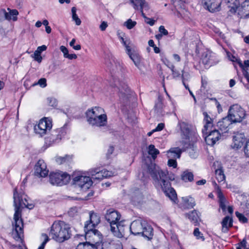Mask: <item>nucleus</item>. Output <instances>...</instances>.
Here are the masks:
<instances>
[{
	"label": "nucleus",
	"mask_w": 249,
	"mask_h": 249,
	"mask_svg": "<svg viewBox=\"0 0 249 249\" xmlns=\"http://www.w3.org/2000/svg\"><path fill=\"white\" fill-rule=\"evenodd\" d=\"M240 247L243 248L244 249H249V248H247V241L244 239H243L239 244H238Z\"/></svg>",
	"instance_id": "obj_63"
},
{
	"label": "nucleus",
	"mask_w": 249,
	"mask_h": 249,
	"mask_svg": "<svg viewBox=\"0 0 249 249\" xmlns=\"http://www.w3.org/2000/svg\"><path fill=\"white\" fill-rule=\"evenodd\" d=\"M147 170L153 180L154 186L157 189L168 187L169 181L167 171L162 170L159 166L152 163L148 165Z\"/></svg>",
	"instance_id": "obj_2"
},
{
	"label": "nucleus",
	"mask_w": 249,
	"mask_h": 249,
	"mask_svg": "<svg viewBox=\"0 0 249 249\" xmlns=\"http://www.w3.org/2000/svg\"><path fill=\"white\" fill-rule=\"evenodd\" d=\"M204 116L203 123L204 128L202 131L203 134H207V131L211 129L213 126V121L210 115L206 112L203 113Z\"/></svg>",
	"instance_id": "obj_20"
},
{
	"label": "nucleus",
	"mask_w": 249,
	"mask_h": 249,
	"mask_svg": "<svg viewBox=\"0 0 249 249\" xmlns=\"http://www.w3.org/2000/svg\"><path fill=\"white\" fill-rule=\"evenodd\" d=\"M226 2L228 7L230 8V11L231 13L238 12V9L240 7L239 0H226Z\"/></svg>",
	"instance_id": "obj_29"
},
{
	"label": "nucleus",
	"mask_w": 249,
	"mask_h": 249,
	"mask_svg": "<svg viewBox=\"0 0 249 249\" xmlns=\"http://www.w3.org/2000/svg\"><path fill=\"white\" fill-rule=\"evenodd\" d=\"M244 152L246 156L249 157V140L246 142L244 147Z\"/></svg>",
	"instance_id": "obj_57"
},
{
	"label": "nucleus",
	"mask_w": 249,
	"mask_h": 249,
	"mask_svg": "<svg viewBox=\"0 0 249 249\" xmlns=\"http://www.w3.org/2000/svg\"><path fill=\"white\" fill-rule=\"evenodd\" d=\"M215 177L217 181L219 183H224L225 180V176L223 171L221 169H218L215 170Z\"/></svg>",
	"instance_id": "obj_37"
},
{
	"label": "nucleus",
	"mask_w": 249,
	"mask_h": 249,
	"mask_svg": "<svg viewBox=\"0 0 249 249\" xmlns=\"http://www.w3.org/2000/svg\"><path fill=\"white\" fill-rule=\"evenodd\" d=\"M39 85L41 88H45L47 86L46 79L44 78L40 79L37 83H34L32 86Z\"/></svg>",
	"instance_id": "obj_45"
},
{
	"label": "nucleus",
	"mask_w": 249,
	"mask_h": 249,
	"mask_svg": "<svg viewBox=\"0 0 249 249\" xmlns=\"http://www.w3.org/2000/svg\"><path fill=\"white\" fill-rule=\"evenodd\" d=\"M236 216L238 217L239 220L243 223H245L248 222V219L245 216V215L238 212H235Z\"/></svg>",
	"instance_id": "obj_46"
},
{
	"label": "nucleus",
	"mask_w": 249,
	"mask_h": 249,
	"mask_svg": "<svg viewBox=\"0 0 249 249\" xmlns=\"http://www.w3.org/2000/svg\"><path fill=\"white\" fill-rule=\"evenodd\" d=\"M84 231L85 232V238L86 240H88L89 242L95 245L98 248L100 246V243H102L103 236L100 232L98 230L95 229L90 230L84 229Z\"/></svg>",
	"instance_id": "obj_9"
},
{
	"label": "nucleus",
	"mask_w": 249,
	"mask_h": 249,
	"mask_svg": "<svg viewBox=\"0 0 249 249\" xmlns=\"http://www.w3.org/2000/svg\"><path fill=\"white\" fill-rule=\"evenodd\" d=\"M211 130L207 131L208 134L205 137V140L207 144L213 146L219 140L221 137V132L215 128L213 130Z\"/></svg>",
	"instance_id": "obj_15"
},
{
	"label": "nucleus",
	"mask_w": 249,
	"mask_h": 249,
	"mask_svg": "<svg viewBox=\"0 0 249 249\" xmlns=\"http://www.w3.org/2000/svg\"><path fill=\"white\" fill-rule=\"evenodd\" d=\"M246 141L245 135L242 133H237L233 136V148H241Z\"/></svg>",
	"instance_id": "obj_21"
},
{
	"label": "nucleus",
	"mask_w": 249,
	"mask_h": 249,
	"mask_svg": "<svg viewBox=\"0 0 249 249\" xmlns=\"http://www.w3.org/2000/svg\"><path fill=\"white\" fill-rule=\"evenodd\" d=\"M102 249H123L120 242H116L114 241H105L102 242L101 245Z\"/></svg>",
	"instance_id": "obj_22"
},
{
	"label": "nucleus",
	"mask_w": 249,
	"mask_h": 249,
	"mask_svg": "<svg viewBox=\"0 0 249 249\" xmlns=\"http://www.w3.org/2000/svg\"><path fill=\"white\" fill-rule=\"evenodd\" d=\"M233 123L229 117L223 118L221 120L217 123V126L218 128V130L222 133H226L228 130V127L231 124Z\"/></svg>",
	"instance_id": "obj_19"
},
{
	"label": "nucleus",
	"mask_w": 249,
	"mask_h": 249,
	"mask_svg": "<svg viewBox=\"0 0 249 249\" xmlns=\"http://www.w3.org/2000/svg\"><path fill=\"white\" fill-rule=\"evenodd\" d=\"M202 61L204 64L210 66L213 65L217 63V62L215 61L213 54H212L211 53H207L203 58Z\"/></svg>",
	"instance_id": "obj_33"
},
{
	"label": "nucleus",
	"mask_w": 249,
	"mask_h": 249,
	"mask_svg": "<svg viewBox=\"0 0 249 249\" xmlns=\"http://www.w3.org/2000/svg\"><path fill=\"white\" fill-rule=\"evenodd\" d=\"M102 173L104 178H107L108 177H112L114 175V173L112 171H107L106 170H102Z\"/></svg>",
	"instance_id": "obj_48"
},
{
	"label": "nucleus",
	"mask_w": 249,
	"mask_h": 249,
	"mask_svg": "<svg viewBox=\"0 0 249 249\" xmlns=\"http://www.w3.org/2000/svg\"><path fill=\"white\" fill-rule=\"evenodd\" d=\"M100 222V217L99 215L94 212L89 213V220L85 222L84 229H92Z\"/></svg>",
	"instance_id": "obj_17"
},
{
	"label": "nucleus",
	"mask_w": 249,
	"mask_h": 249,
	"mask_svg": "<svg viewBox=\"0 0 249 249\" xmlns=\"http://www.w3.org/2000/svg\"><path fill=\"white\" fill-rule=\"evenodd\" d=\"M130 59L133 61L134 64L136 66H138L140 63V58L139 55L135 53L131 52V50L129 52L127 53Z\"/></svg>",
	"instance_id": "obj_38"
},
{
	"label": "nucleus",
	"mask_w": 249,
	"mask_h": 249,
	"mask_svg": "<svg viewBox=\"0 0 249 249\" xmlns=\"http://www.w3.org/2000/svg\"><path fill=\"white\" fill-rule=\"evenodd\" d=\"M186 150L191 158L195 159L197 157L198 152L195 143H190L187 147Z\"/></svg>",
	"instance_id": "obj_32"
},
{
	"label": "nucleus",
	"mask_w": 249,
	"mask_h": 249,
	"mask_svg": "<svg viewBox=\"0 0 249 249\" xmlns=\"http://www.w3.org/2000/svg\"><path fill=\"white\" fill-rule=\"evenodd\" d=\"M40 54L41 53H38V52L35 51L33 56V57L34 58V59L38 63H41L42 60V57Z\"/></svg>",
	"instance_id": "obj_50"
},
{
	"label": "nucleus",
	"mask_w": 249,
	"mask_h": 249,
	"mask_svg": "<svg viewBox=\"0 0 249 249\" xmlns=\"http://www.w3.org/2000/svg\"><path fill=\"white\" fill-rule=\"evenodd\" d=\"M124 223V221H121L110 228L111 232L116 237L121 238L124 236L127 227Z\"/></svg>",
	"instance_id": "obj_14"
},
{
	"label": "nucleus",
	"mask_w": 249,
	"mask_h": 249,
	"mask_svg": "<svg viewBox=\"0 0 249 249\" xmlns=\"http://www.w3.org/2000/svg\"><path fill=\"white\" fill-rule=\"evenodd\" d=\"M41 239L43 240L40 246L37 249H44L45 245L49 241V238L48 235L45 233H42L41 234Z\"/></svg>",
	"instance_id": "obj_43"
},
{
	"label": "nucleus",
	"mask_w": 249,
	"mask_h": 249,
	"mask_svg": "<svg viewBox=\"0 0 249 249\" xmlns=\"http://www.w3.org/2000/svg\"><path fill=\"white\" fill-rule=\"evenodd\" d=\"M121 214L116 211L109 209L107 211L105 215L106 220L109 223L110 228L118 223L121 218Z\"/></svg>",
	"instance_id": "obj_12"
},
{
	"label": "nucleus",
	"mask_w": 249,
	"mask_h": 249,
	"mask_svg": "<svg viewBox=\"0 0 249 249\" xmlns=\"http://www.w3.org/2000/svg\"><path fill=\"white\" fill-rule=\"evenodd\" d=\"M182 81L184 82V81H188L190 78V75L188 72L185 71L183 70L182 71Z\"/></svg>",
	"instance_id": "obj_49"
},
{
	"label": "nucleus",
	"mask_w": 249,
	"mask_h": 249,
	"mask_svg": "<svg viewBox=\"0 0 249 249\" xmlns=\"http://www.w3.org/2000/svg\"><path fill=\"white\" fill-rule=\"evenodd\" d=\"M130 3L135 10H140L143 16V9L147 6L145 0H129Z\"/></svg>",
	"instance_id": "obj_23"
},
{
	"label": "nucleus",
	"mask_w": 249,
	"mask_h": 249,
	"mask_svg": "<svg viewBox=\"0 0 249 249\" xmlns=\"http://www.w3.org/2000/svg\"><path fill=\"white\" fill-rule=\"evenodd\" d=\"M76 212H77V211H76V208H71L69 210V211L68 212V213L70 215L73 216L74 215L75 213H76Z\"/></svg>",
	"instance_id": "obj_64"
},
{
	"label": "nucleus",
	"mask_w": 249,
	"mask_h": 249,
	"mask_svg": "<svg viewBox=\"0 0 249 249\" xmlns=\"http://www.w3.org/2000/svg\"><path fill=\"white\" fill-rule=\"evenodd\" d=\"M60 49L63 53L64 57L67 58V55L69 54V51L67 48L64 46H61L60 47Z\"/></svg>",
	"instance_id": "obj_54"
},
{
	"label": "nucleus",
	"mask_w": 249,
	"mask_h": 249,
	"mask_svg": "<svg viewBox=\"0 0 249 249\" xmlns=\"http://www.w3.org/2000/svg\"><path fill=\"white\" fill-rule=\"evenodd\" d=\"M168 187L165 188H161V190L164 193L165 195L170 198L172 200L176 202V200L177 199V195L176 193L175 190L172 187H171V184L169 182L168 184Z\"/></svg>",
	"instance_id": "obj_24"
},
{
	"label": "nucleus",
	"mask_w": 249,
	"mask_h": 249,
	"mask_svg": "<svg viewBox=\"0 0 249 249\" xmlns=\"http://www.w3.org/2000/svg\"><path fill=\"white\" fill-rule=\"evenodd\" d=\"M93 179L101 180L103 178L102 171L99 169V172H97L96 176L93 177Z\"/></svg>",
	"instance_id": "obj_60"
},
{
	"label": "nucleus",
	"mask_w": 249,
	"mask_h": 249,
	"mask_svg": "<svg viewBox=\"0 0 249 249\" xmlns=\"http://www.w3.org/2000/svg\"><path fill=\"white\" fill-rule=\"evenodd\" d=\"M182 200L185 204L187 205L188 208H193L195 205V202L193 200H191V201L189 203V199L187 197H182Z\"/></svg>",
	"instance_id": "obj_47"
},
{
	"label": "nucleus",
	"mask_w": 249,
	"mask_h": 249,
	"mask_svg": "<svg viewBox=\"0 0 249 249\" xmlns=\"http://www.w3.org/2000/svg\"><path fill=\"white\" fill-rule=\"evenodd\" d=\"M164 124L163 123L159 124L157 126L153 129V131H159L163 129L164 128Z\"/></svg>",
	"instance_id": "obj_61"
},
{
	"label": "nucleus",
	"mask_w": 249,
	"mask_h": 249,
	"mask_svg": "<svg viewBox=\"0 0 249 249\" xmlns=\"http://www.w3.org/2000/svg\"><path fill=\"white\" fill-rule=\"evenodd\" d=\"M47 101L48 105L51 107H54L57 106V101L53 98H48L47 99Z\"/></svg>",
	"instance_id": "obj_51"
},
{
	"label": "nucleus",
	"mask_w": 249,
	"mask_h": 249,
	"mask_svg": "<svg viewBox=\"0 0 249 249\" xmlns=\"http://www.w3.org/2000/svg\"><path fill=\"white\" fill-rule=\"evenodd\" d=\"M218 197L219 198V206L223 212L225 213L226 212V199L221 192H218Z\"/></svg>",
	"instance_id": "obj_35"
},
{
	"label": "nucleus",
	"mask_w": 249,
	"mask_h": 249,
	"mask_svg": "<svg viewBox=\"0 0 249 249\" xmlns=\"http://www.w3.org/2000/svg\"><path fill=\"white\" fill-rule=\"evenodd\" d=\"M98 248L89 242L79 243L77 246L76 249H98Z\"/></svg>",
	"instance_id": "obj_36"
},
{
	"label": "nucleus",
	"mask_w": 249,
	"mask_h": 249,
	"mask_svg": "<svg viewBox=\"0 0 249 249\" xmlns=\"http://www.w3.org/2000/svg\"><path fill=\"white\" fill-rule=\"evenodd\" d=\"M61 135L59 134H56V132L53 131L50 136L45 138V143L49 146L52 145L56 143L61 139Z\"/></svg>",
	"instance_id": "obj_27"
},
{
	"label": "nucleus",
	"mask_w": 249,
	"mask_h": 249,
	"mask_svg": "<svg viewBox=\"0 0 249 249\" xmlns=\"http://www.w3.org/2000/svg\"><path fill=\"white\" fill-rule=\"evenodd\" d=\"M137 24V22L132 20L129 18L124 23V26H125L127 29L130 30L133 28Z\"/></svg>",
	"instance_id": "obj_42"
},
{
	"label": "nucleus",
	"mask_w": 249,
	"mask_h": 249,
	"mask_svg": "<svg viewBox=\"0 0 249 249\" xmlns=\"http://www.w3.org/2000/svg\"><path fill=\"white\" fill-rule=\"evenodd\" d=\"M73 181L76 187L83 191H86L92 185L93 182L90 177L79 175L73 177Z\"/></svg>",
	"instance_id": "obj_10"
},
{
	"label": "nucleus",
	"mask_w": 249,
	"mask_h": 249,
	"mask_svg": "<svg viewBox=\"0 0 249 249\" xmlns=\"http://www.w3.org/2000/svg\"><path fill=\"white\" fill-rule=\"evenodd\" d=\"M112 86L116 87L119 90L124 94L125 92H127L128 90V87L124 83L121 82L117 79L114 80V83L112 84Z\"/></svg>",
	"instance_id": "obj_31"
},
{
	"label": "nucleus",
	"mask_w": 249,
	"mask_h": 249,
	"mask_svg": "<svg viewBox=\"0 0 249 249\" xmlns=\"http://www.w3.org/2000/svg\"><path fill=\"white\" fill-rule=\"evenodd\" d=\"M181 179L184 182H192L194 180V174L192 172L187 170L182 172Z\"/></svg>",
	"instance_id": "obj_34"
},
{
	"label": "nucleus",
	"mask_w": 249,
	"mask_h": 249,
	"mask_svg": "<svg viewBox=\"0 0 249 249\" xmlns=\"http://www.w3.org/2000/svg\"><path fill=\"white\" fill-rule=\"evenodd\" d=\"M168 165L173 168H176L177 166V162L175 159L169 158L168 161Z\"/></svg>",
	"instance_id": "obj_52"
},
{
	"label": "nucleus",
	"mask_w": 249,
	"mask_h": 249,
	"mask_svg": "<svg viewBox=\"0 0 249 249\" xmlns=\"http://www.w3.org/2000/svg\"><path fill=\"white\" fill-rule=\"evenodd\" d=\"M185 215L195 226L199 225L200 219L198 212L196 210H193L186 213Z\"/></svg>",
	"instance_id": "obj_25"
},
{
	"label": "nucleus",
	"mask_w": 249,
	"mask_h": 249,
	"mask_svg": "<svg viewBox=\"0 0 249 249\" xmlns=\"http://www.w3.org/2000/svg\"><path fill=\"white\" fill-rule=\"evenodd\" d=\"M130 231L134 235L141 234L148 239H151L153 235L152 227L142 219L133 221L130 226Z\"/></svg>",
	"instance_id": "obj_5"
},
{
	"label": "nucleus",
	"mask_w": 249,
	"mask_h": 249,
	"mask_svg": "<svg viewBox=\"0 0 249 249\" xmlns=\"http://www.w3.org/2000/svg\"><path fill=\"white\" fill-rule=\"evenodd\" d=\"M114 150V147L112 146H110L108 147V148L107 149V151L106 154L107 157V158H109L110 156L113 153Z\"/></svg>",
	"instance_id": "obj_58"
},
{
	"label": "nucleus",
	"mask_w": 249,
	"mask_h": 249,
	"mask_svg": "<svg viewBox=\"0 0 249 249\" xmlns=\"http://www.w3.org/2000/svg\"><path fill=\"white\" fill-rule=\"evenodd\" d=\"M50 182L57 186L67 184L70 180V176L66 173L61 171L51 173L49 176Z\"/></svg>",
	"instance_id": "obj_7"
},
{
	"label": "nucleus",
	"mask_w": 249,
	"mask_h": 249,
	"mask_svg": "<svg viewBox=\"0 0 249 249\" xmlns=\"http://www.w3.org/2000/svg\"><path fill=\"white\" fill-rule=\"evenodd\" d=\"M194 235L196 238L197 239H200L202 241H204L205 238L203 235V234L199 231V229L196 228L194 231Z\"/></svg>",
	"instance_id": "obj_44"
},
{
	"label": "nucleus",
	"mask_w": 249,
	"mask_h": 249,
	"mask_svg": "<svg viewBox=\"0 0 249 249\" xmlns=\"http://www.w3.org/2000/svg\"><path fill=\"white\" fill-rule=\"evenodd\" d=\"M50 235L56 241L62 243L71 237V228L64 221H55L51 227Z\"/></svg>",
	"instance_id": "obj_3"
},
{
	"label": "nucleus",
	"mask_w": 249,
	"mask_h": 249,
	"mask_svg": "<svg viewBox=\"0 0 249 249\" xmlns=\"http://www.w3.org/2000/svg\"><path fill=\"white\" fill-rule=\"evenodd\" d=\"M129 43L130 41L129 40H125L123 42V43H122L124 46L125 47L126 53L129 52L131 50V48L129 46Z\"/></svg>",
	"instance_id": "obj_55"
},
{
	"label": "nucleus",
	"mask_w": 249,
	"mask_h": 249,
	"mask_svg": "<svg viewBox=\"0 0 249 249\" xmlns=\"http://www.w3.org/2000/svg\"><path fill=\"white\" fill-rule=\"evenodd\" d=\"M228 116L231 122L240 123L245 118L246 112L241 106L238 104H234L230 107Z\"/></svg>",
	"instance_id": "obj_6"
},
{
	"label": "nucleus",
	"mask_w": 249,
	"mask_h": 249,
	"mask_svg": "<svg viewBox=\"0 0 249 249\" xmlns=\"http://www.w3.org/2000/svg\"><path fill=\"white\" fill-rule=\"evenodd\" d=\"M76 8L75 7H73L71 8V13H72V19L75 21V24L77 25H80L81 23V21L80 19L78 18L76 13Z\"/></svg>",
	"instance_id": "obj_41"
},
{
	"label": "nucleus",
	"mask_w": 249,
	"mask_h": 249,
	"mask_svg": "<svg viewBox=\"0 0 249 249\" xmlns=\"http://www.w3.org/2000/svg\"><path fill=\"white\" fill-rule=\"evenodd\" d=\"M35 175L37 177L44 178L46 177L49 172L44 161L39 160L35 165Z\"/></svg>",
	"instance_id": "obj_16"
},
{
	"label": "nucleus",
	"mask_w": 249,
	"mask_h": 249,
	"mask_svg": "<svg viewBox=\"0 0 249 249\" xmlns=\"http://www.w3.org/2000/svg\"><path fill=\"white\" fill-rule=\"evenodd\" d=\"M52 128V121L47 118H44L39 121L37 124L35 125L34 131L42 137L50 132Z\"/></svg>",
	"instance_id": "obj_8"
},
{
	"label": "nucleus",
	"mask_w": 249,
	"mask_h": 249,
	"mask_svg": "<svg viewBox=\"0 0 249 249\" xmlns=\"http://www.w3.org/2000/svg\"><path fill=\"white\" fill-rule=\"evenodd\" d=\"M180 127L183 139L187 140L189 141L191 140L193 142L197 139V135L195 132L191 131L187 124L184 122L180 123Z\"/></svg>",
	"instance_id": "obj_11"
},
{
	"label": "nucleus",
	"mask_w": 249,
	"mask_h": 249,
	"mask_svg": "<svg viewBox=\"0 0 249 249\" xmlns=\"http://www.w3.org/2000/svg\"><path fill=\"white\" fill-rule=\"evenodd\" d=\"M7 10L9 12H6L5 10H2L0 13H1L4 15L5 19L7 20L12 19L13 21H16L17 20V16L18 14V10L16 9L11 10L8 8Z\"/></svg>",
	"instance_id": "obj_28"
},
{
	"label": "nucleus",
	"mask_w": 249,
	"mask_h": 249,
	"mask_svg": "<svg viewBox=\"0 0 249 249\" xmlns=\"http://www.w3.org/2000/svg\"><path fill=\"white\" fill-rule=\"evenodd\" d=\"M159 31L160 33L162 34V36H167L168 34V31L162 25L160 26Z\"/></svg>",
	"instance_id": "obj_53"
},
{
	"label": "nucleus",
	"mask_w": 249,
	"mask_h": 249,
	"mask_svg": "<svg viewBox=\"0 0 249 249\" xmlns=\"http://www.w3.org/2000/svg\"><path fill=\"white\" fill-rule=\"evenodd\" d=\"M181 153V151L179 148L174 147L170 149L167 152V157L168 158L176 160V158H179L180 157Z\"/></svg>",
	"instance_id": "obj_30"
},
{
	"label": "nucleus",
	"mask_w": 249,
	"mask_h": 249,
	"mask_svg": "<svg viewBox=\"0 0 249 249\" xmlns=\"http://www.w3.org/2000/svg\"><path fill=\"white\" fill-rule=\"evenodd\" d=\"M232 219L231 216H226L225 217L221 222L222 231L224 233L227 232L229 229L232 226Z\"/></svg>",
	"instance_id": "obj_26"
},
{
	"label": "nucleus",
	"mask_w": 249,
	"mask_h": 249,
	"mask_svg": "<svg viewBox=\"0 0 249 249\" xmlns=\"http://www.w3.org/2000/svg\"><path fill=\"white\" fill-rule=\"evenodd\" d=\"M99 168L91 169L89 171V175H91L92 178L95 177L96 176L97 172H99Z\"/></svg>",
	"instance_id": "obj_56"
},
{
	"label": "nucleus",
	"mask_w": 249,
	"mask_h": 249,
	"mask_svg": "<svg viewBox=\"0 0 249 249\" xmlns=\"http://www.w3.org/2000/svg\"><path fill=\"white\" fill-rule=\"evenodd\" d=\"M238 14L240 18H249V0H245L238 9Z\"/></svg>",
	"instance_id": "obj_18"
},
{
	"label": "nucleus",
	"mask_w": 249,
	"mask_h": 249,
	"mask_svg": "<svg viewBox=\"0 0 249 249\" xmlns=\"http://www.w3.org/2000/svg\"><path fill=\"white\" fill-rule=\"evenodd\" d=\"M46 49L47 46L45 45H43L41 46L38 47L36 50L35 51L41 53L43 51H45Z\"/></svg>",
	"instance_id": "obj_59"
},
{
	"label": "nucleus",
	"mask_w": 249,
	"mask_h": 249,
	"mask_svg": "<svg viewBox=\"0 0 249 249\" xmlns=\"http://www.w3.org/2000/svg\"><path fill=\"white\" fill-rule=\"evenodd\" d=\"M222 0H202V3L205 8L211 12L219 11Z\"/></svg>",
	"instance_id": "obj_13"
},
{
	"label": "nucleus",
	"mask_w": 249,
	"mask_h": 249,
	"mask_svg": "<svg viewBox=\"0 0 249 249\" xmlns=\"http://www.w3.org/2000/svg\"><path fill=\"white\" fill-rule=\"evenodd\" d=\"M107 27V23L106 21L102 22L101 25H100V29L101 31H105Z\"/></svg>",
	"instance_id": "obj_62"
},
{
	"label": "nucleus",
	"mask_w": 249,
	"mask_h": 249,
	"mask_svg": "<svg viewBox=\"0 0 249 249\" xmlns=\"http://www.w3.org/2000/svg\"><path fill=\"white\" fill-rule=\"evenodd\" d=\"M103 109L100 107H94L88 109L86 112V117L88 123L96 126H105L107 124V117L103 114Z\"/></svg>",
	"instance_id": "obj_4"
},
{
	"label": "nucleus",
	"mask_w": 249,
	"mask_h": 249,
	"mask_svg": "<svg viewBox=\"0 0 249 249\" xmlns=\"http://www.w3.org/2000/svg\"><path fill=\"white\" fill-rule=\"evenodd\" d=\"M13 197L15 212L14 215V222L13 224V229L11 234L16 241L22 243L24 237L23 223L21 218L20 208L25 207L32 209L34 205L32 203H29L26 196L24 194L18 193L16 189L14 190Z\"/></svg>",
	"instance_id": "obj_1"
},
{
	"label": "nucleus",
	"mask_w": 249,
	"mask_h": 249,
	"mask_svg": "<svg viewBox=\"0 0 249 249\" xmlns=\"http://www.w3.org/2000/svg\"><path fill=\"white\" fill-rule=\"evenodd\" d=\"M148 154L151 155L153 159H155L157 155L159 154V151L155 148L154 145L151 144L148 147Z\"/></svg>",
	"instance_id": "obj_39"
},
{
	"label": "nucleus",
	"mask_w": 249,
	"mask_h": 249,
	"mask_svg": "<svg viewBox=\"0 0 249 249\" xmlns=\"http://www.w3.org/2000/svg\"><path fill=\"white\" fill-rule=\"evenodd\" d=\"M71 158L69 155H66L64 157H56L55 161L58 164H62L69 161Z\"/></svg>",
	"instance_id": "obj_40"
}]
</instances>
